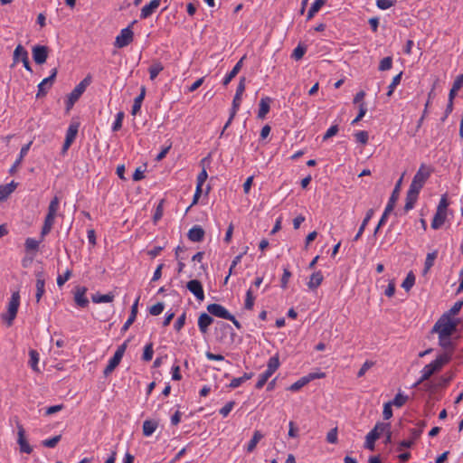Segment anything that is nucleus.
Masks as SVG:
<instances>
[{"label":"nucleus","mask_w":463,"mask_h":463,"mask_svg":"<svg viewBox=\"0 0 463 463\" xmlns=\"http://www.w3.org/2000/svg\"><path fill=\"white\" fill-rule=\"evenodd\" d=\"M451 360V355L449 354H439L434 361L425 365L421 371V376L417 383L413 384L414 387L418 386L424 381L428 380L432 374L441 370V368Z\"/></svg>","instance_id":"obj_1"},{"label":"nucleus","mask_w":463,"mask_h":463,"mask_svg":"<svg viewBox=\"0 0 463 463\" xmlns=\"http://www.w3.org/2000/svg\"><path fill=\"white\" fill-rule=\"evenodd\" d=\"M432 172V169L428 167L426 165L422 164L415 175L412 178V181L411 183L409 190L412 191L413 193H419L420 192L421 188L423 187L424 184L428 180V178L430 176V174Z\"/></svg>","instance_id":"obj_2"},{"label":"nucleus","mask_w":463,"mask_h":463,"mask_svg":"<svg viewBox=\"0 0 463 463\" xmlns=\"http://www.w3.org/2000/svg\"><path fill=\"white\" fill-rule=\"evenodd\" d=\"M20 306V294L19 291L13 292L7 306V312L1 315L2 320L11 326L16 317L18 308Z\"/></svg>","instance_id":"obj_3"},{"label":"nucleus","mask_w":463,"mask_h":463,"mask_svg":"<svg viewBox=\"0 0 463 463\" xmlns=\"http://www.w3.org/2000/svg\"><path fill=\"white\" fill-rule=\"evenodd\" d=\"M449 206V201L447 195H442L439 203L437 208V212L431 222V228L434 230L439 229L445 222L447 218V209Z\"/></svg>","instance_id":"obj_4"},{"label":"nucleus","mask_w":463,"mask_h":463,"mask_svg":"<svg viewBox=\"0 0 463 463\" xmlns=\"http://www.w3.org/2000/svg\"><path fill=\"white\" fill-rule=\"evenodd\" d=\"M441 320L442 318L434 325L432 332H437L442 336H451L453 333L458 331L456 321H452L449 317H447V321L442 323Z\"/></svg>","instance_id":"obj_5"},{"label":"nucleus","mask_w":463,"mask_h":463,"mask_svg":"<svg viewBox=\"0 0 463 463\" xmlns=\"http://www.w3.org/2000/svg\"><path fill=\"white\" fill-rule=\"evenodd\" d=\"M79 131V123L72 122L70 124L67 131H66V137L63 143V146L61 147V154L65 155L71 146V144L74 142Z\"/></svg>","instance_id":"obj_6"},{"label":"nucleus","mask_w":463,"mask_h":463,"mask_svg":"<svg viewBox=\"0 0 463 463\" xmlns=\"http://www.w3.org/2000/svg\"><path fill=\"white\" fill-rule=\"evenodd\" d=\"M134 38V33L131 30V25L122 29L120 33L116 37L115 46L117 48H123L130 44Z\"/></svg>","instance_id":"obj_7"},{"label":"nucleus","mask_w":463,"mask_h":463,"mask_svg":"<svg viewBox=\"0 0 463 463\" xmlns=\"http://www.w3.org/2000/svg\"><path fill=\"white\" fill-rule=\"evenodd\" d=\"M58 73L57 68H54L51 71V75L45 79H43L38 85V92L36 94V98L43 97L47 94L48 90L52 87L53 84L56 76Z\"/></svg>","instance_id":"obj_8"},{"label":"nucleus","mask_w":463,"mask_h":463,"mask_svg":"<svg viewBox=\"0 0 463 463\" xmlns=\"http://www.w3.org/2000/svg\"><path fill=\"white\" fill-rule=\"evenodd\" d=\"M417 425L419 426V429H411V434L412 439L411 440H402L399 444L398 450H401L403 448H406V449L411 448L413 446L415 440H417L420 437V435L423 431V429L426 426V421L420 420L417 423Z\"/></svg>","instance_id":"obj_9"},{"label":"nucleus","mask_w":463,"mask_h":463,"mask_svg":"<svg viewBox=\"0 0 463 463\" xmlns=\"http://www.w3.org/2000/svg\"><path fill=\"white\" fill-rule=\"evenodd\" d=\"M16 426H17V430H18L17 442L20 447V451L23 453L30 454L33 451V448L28 443V441L25 438V430L18 420H16Z\"/></svg>","instance_id":"obj_10"},{"label":"nucleus","mask_w":463,"mask_h":463,"mask_svg":"<svg viewBox=\"0 0 463 463\" xmlns=\"http://www.w3.org/2000/svg\"><path fill=\"white\" fill-rule=\"evenodd\" d=\"M33 58L36 64H43L49 54V48L45 45H35L33 50Z\"/></svg>","instance_id":"obj_11"},{"label":"nucleus","mask_w":463,"mask_h":463,"mask_svg":"<svg viewBox=\"0 0 463 463\" xmlns=\"http://www.w3.org/2000/svg\"><path fill=\"white\" fill-rule=\"evenodd\" d=\"M207 311L212 316L219 318H231V313L222 305L213 303L207 306Z\"/></svg>","instance_id":"obj_12"},{"label":"nucleus","mask_w":463,"mask_h":463,"mask_svg":"<svg viewBox=\"0 0 463 463\" xmlns=\"http://www.w3.org/2000/svg\"><path fill=\"white\" fill-rule=\"evenodd\" d=\"M186 288L199 301H203L204 299L203 285L198 279H191L188 281Z\"/></svg>","instance_id":"obj_13"},{"label":"nucleus","mask_w":463,"mask_h":463,"mask_svg":"<svg viewBox=\"0 0 463 463\" xmlns=\"http://www.w3.org/2000/svg\"><path fill=\"white\" fill-rule=\"evenodd\" d=\"M91 82V76L87 75L69 94L72 99L78 100Z\"/></svg>","instance_id":"obj_14"},{"label":"nucleus","mask_w":463,"mask_h":463,"mask_svg":"<svg viewBox=\"0 0 463 463\" xmlns=\"http://www.w3.org/2000/svg\"><path fill=\"white\" fill-rule=\"evenodd\" d=\"M213 323L211 314L202 313L198 317V327L202 334H206L209 326Z\"/></svg>","instance_id":"obj_15"},{"label":"nucleus","mask_w":463,"mask_h":463,"mask_svg":"<svg viewBox=\"0 0 463 463\" xmlns=\"http://www.w3.org/2000/svg\"><path fill=\"white\" fill-rule=\"evenodd\" d=\"M87 288L85 287H77L74 294V301L80 307H86L89 305V299L86 297Z\"/></svg>","instance_id":"obj_16"},{"label":"nucleus","mask_w":463,"mask_h":463,"mask_svg":"<svg viewBox=\"0 0 463 463\" xmlns=\"http://www.w3.org/2000/svg\"><path fill=\"white\" fill-rule=\"evenodd\" d=\"M161 0H152L141 8L140 18L146 19L159 7Z\"/></svg>","instance_id":"obj_17"},{"label":"nucleus","mask_w":463,"mask_h":463,"mask_svg":"<svg viewBox=\"0 0 463 463\" xmlns=\"http://www.w3.org/2000/svg\"><path fill=\"white\" fill-rule=\"evenodd\" d=\"M204 234V230L201 226L194 225L189 230L187 237L191 241L200 242L203 240Z\"/></svg>","instance_id":"obj_18"},{"label":"nucleus","mask_w":463,"mask_h":463,"mask_svg":"<svg viewBox=\"0 0 463 463\" xmlns=\"http://www.w3.org/2000/svg\"><path fill=\"white\" fill-rule=\"evenodd\" d=\"M402 182V177H401L398 180V182L396 183V184L394 186V189H393V191L390 196L389 202L386 205L388 212H392V210L394 209L395 203H396L397 200L399 199Z\"/></svg>","instance_id":"obj_19"},{"label":"nucleus","mask_w":463,"mask_h":463,"mask_svg":"<svg viewBox=\"0 0 463 463\" xmlns=\"http://www.w3.org/2000/svg\"><path fill=\"white\" fill-rule=\"evenodd\" d=\"M55 217H56V214H53L52 213H47L42 231H41L42 239H43L44 236L47 235L51 232V230L54 224Z\"/></svg>","instance_id":"obj_20"},{"label":"nucleus","mask_w":463,"mask_h":463,"mask_svg":"<svg viewBox=\"0 0 463 463\" xmlns=\"http://www.w3.org/2000/svg\"><path fill=\"white\" fill-rule=\"evenodd\" d=\"M138 301H139V297L136 299V301L132 305L130 315H129L128 320L123 325V326L121 328V332H123V333L126 332L129 328V326L135 322L137 315Z\"/></svg>","instance_id":"obj_21"},{"label":"nucleus","mask_w":463,"mask_h":463,"mask_svg":"<svg viewBox=\"0 0 463 463\" xmlns=\"http://www.w3.org/2000/svg\"><path fill=\"white\" fill-rule=\"evenodd\" d=\"M17 185L18 184L14 181H12L7 184L0 185V202L6 200L9 195L15 190Z\"/></svg>","instance_id":"obj_22"},{"label":"nucleus","mask_w":463,"mask_h":463,"mask_svg":"<svg viewBox=\"0 0 463 463\" xmlns=\"http://www.w3.org/2000/svg\"><path fill=\"white\" fill-rule=\"evenodd\" d=\"M245 59V56L241 58V60L234 65L232 70L225 76V78L222 80V84L224 86H227L233 78L236 77V75L239 73L242 67L243 60Z\"/></svg>","instance_id":"obj_23"},{"label":"nucleus","mask_w":463,"mask_h":463,"mask_svg":"<svg viewBox=\"0 0 463 463\" xmlns=\"http://www.w3.org/2000/svg\"><path fill=\"white\" fill-rule=\"evenodd\" d=\"M158 427V421L156 420H146L143 422V435L146 437L151 436Z\"/></svg>","instance_id":"obj_24"},{"label":"nucleus","mask_w":463,"mask_h":463,"mask_svg":"<svg viewBox=\"0 0 463 463\" xmlns=\"http://www.w3.org/2000/svg\"><path fill=\"white\" fill-rule=\"evenodd\" d=\"M271 99L269 97L262 98L260 101L258 118H264L270 109Z\"/></svg>","instance_id":"obj_25"},{"label":"nucleus","mask_w":463,"mask_h":463,"mask_svg":"<svg viewBox=\"0 0 463 463\" xmlns=\"http://www.w3.org/2000/svg\"><path fill=\"white\" fill-rule=\"evenodd\" d=\"M373 215V209H369L367 212H366V214H365V217L364 218L359 229H358V232L357 233L355 234V236L354 237V241H357L361 236L363 235L369 221L372 219Z\"/></svg>","instance_id":"obj_26"},{"label":"nucleus","mask_w":463,"mask_h":463,"mask_svg":"<svg viewBox=\"0 0 463 463\" xmlns=\"http://www.w3.org/2000/svg\"><path fill=\"white\" fill-rule=\"evenodd\" d=\"M323 279H324V276L320 270L314 272L310 276V279L307 282L308 288L311 290L317 288L323 282Z\"/></svg>","instance_id":"obj_27"},{"label":"nucleus","mask_w":463,"mask_h":463,"mask_svg":"<svg viewBox=\"0 0 463 463\" xmlns=\"http://www.w3.org/2000/svg\"><path fill=\"white\" fill-rule=\"evenodd\" d=\"M31 145H32V142H29L28 144H26V145L22 146V148L20 150L19 157L16 159L14 164L9 169V173L10 174H14L15 173L17 166L21 164V162L23 161L24 157L27 155V153H28V151L30 149Z\"/></svg>","instance_id":"obj_28"},{"label":"nucleus","mask_w":463,"mask_h":463,"mask_svg":"<svg viewBox=\"0 0 463 463\" xmlns=\"http://www.w3.org/2000/svg\"><path fill=\"white\" fill-rule=\"evenodd\" d=\"M145 96H146V87L142 86L140 89L139 95L137 97H136V99L134 100V104L132 106V110H131L132 115H137L139 112V110L141 109L142 102L145 99Z\"/></svg>","instance_id":"obj_29"},{"label":"nucleus","mask_w":463,"mask_h":463,"mask_svg":"<svg viewBox=\"0 0 463 463\" xmlns=\"http://www.w3.org/2000/svg\"><path fill=\"white\" fill-rule=\"evenodd\" d=\"M451 336H442V335H439V345L444 348L445 350H448L449 351V354H450L452 356V353L455 349V345L454 343L451 341Z\"/></svg>","instance_id":"obj_30"},{"label":"nucleus","mask_w":463,"mask_h":463,"mask_svg":"<svg viewBox=\"0 0 463 463\" xmlns=\"http://www.w3.org/2000/svg\"><path fill=\"white\" fill-rule=\"evenodd\" d=\"M380 438V433L371 430L365 437L364 448L369 450L374 449L375 441Z\"/></svg>","instance_id":"obj_31"},{"label":"nucleus","mask_w":463,"mask_h":463,"mask_svg":"<svg viewBox=\"0 0 463 463\" xmlns=\"http://www.w3.org/2000/svg\"><path fill=\"white\" fill-rule=\"evenodd\" d=\"M263 434L260 430H255L253 433L252 438L249 441L246 450L248 453H251L256 449L257 444L260 442V440L263 438Z\"/></svg>","instance_id":"obj_32"},{"label":"nucleus","mask_w":463,"mask_h":463,"mask_svg":"<svg viewBox=\"0 0 463 463\" xmlns=\"http://www.w3.org/2000/svg\"><path fill=\"white\" fill-rule=\"evenodd\" d=\"M419 196V193L412 192L411 190H408L406 194V203L404 205V211L408 212L411 210L414 207L415 203L417 202Z\"/></svg>","instance_id":"obj_33"},{"label":"nucleus","mask_w":463,"mask_h":463,"mask_svg":"<svg viewBox=\"0 0 463 463\" xmlns=\"http://www.w3.org/2000/svg\"><path fill=\"white\" fill-rule=\"evenodd\" d=\"M120 361H121V358H119L118 356V354H114L109 359L108 365L105 367V369L103 371V374L105 376H109L116 369V367L119 364Z\"/></svg>","instance_id":"obj_34"},{"label":"nucleus","mask_w":463,"mask_h":463,"mask_svg":"<svg viewBox=\"0 0 463 463\" xmlns=\"http://www.w3.org/2000/svg\"><path fill=\"white\" fill-rule=\"evenodd\" d=\"M209 157H210V156H206V157L203 158V159L201 160V162H200V164H201V165H202V166H203V169H202V171L199 173V175H198V176H197V184H196V186H197V187H201V188H202V187H203V184H204V182L206 181V179H207V177H208V174H207V172H206V169H205V165H204V164H205V162H206L207 160H209Z\"/></svg>","instance_id":"obj_35"},{"label":"nucleus","mask_w":463,"mask_h":463,"mask_svg":"<svg viewBox=\"0 0 463 463\" xmlns=\"http://www.w3.org/2000/svg\"><path fill=\"white\" fill-rule=\"evenodd\" d=\"M326 1L327 0H316L307 12V20H311L320 8L326 5Z\"/></svg>","instance_id":"obj_36"},{"label":"nucleus","mask_w":463,"mask_h":463,"mask_svg":"<svg viewBox=\"0 0 463 463\" xmlns=\"http://www.w3.org/2000/svg\"><path fill=\"white\" fill-rule=\"evenodd\" d=\"M438 257V251L434 250L432 252H430L426 256L425 263H424V269H423V274H427L429 270L433 267L434 261Z\"/></svg>","instance_id":"obj_37"},{"label":"nucleus","mask_w":463,"mask_h":463,"mask_svg":"<svg viewBox=\"0 0 463 463\" xmlns=\"http://www.w3.org/2000/svg\"><path fill=\"white\" fill-rule=\"evenodd\" d=\"M44 286H45V281L44 279L42 278V275L41 274H37V279H36V294H35V298H36V301L39 302L40 299L42 298L43 295L44 294L45 290H44Z\"/></svg>","instance_id":"obj_38"},{"label":"nucleus","mask_w":463,"mask_h":463,"mask_svg":"<svg viewBox=\"0 0 463 463\" xmlns=\"http://www.w3.org/2000/svg\"><path fill=\"white\" fill-rule=\"evenodd\" d=\"M114 297L115 296L113 293H108L105 295L96 293L91 296V299L94 303H107V302H112L114 299Z\"/></svg>","instance_id":"obj_39"},{"label":"nucleus","mask_w":463,"mask_h":463,"mask_svg":"<svg viewBox=\"0 0 463 463\" xmlns=\"http://www.w3.org/2000/svg\"><path fill=\"white\" fill-rule=\"evenodd\" d=\"M252 376H253V373H245L241 377L233 378L231 381L229 387L235 389V388L239 387L241 384H242L244 382H246L247 380L251 379Z\"/></svg>","instance_id":"obj_40"},{"label":"nucleus","mask_w":463,"mask_h":463,"mask_svg":"<svg viewBox=\"0 0 463 463\" xmlns=\"http://www.w3.org/2000/svg\"><path fill=\"white\" fill-rule=\"evenodd\" d=\"M25 52H27V51L21 44H18L16 46V48L14 49V56H13L14 63L12 64V67H14L20 61H22L23 57L25 56Z\"/></svg>","instance_id":"obj_41"},{"label":"nucleus","mask_w":463,"mask_h":463,"mask_svg":"<svg viewBox=\"0 0 463 463\" xmlns=\"http://www.w3.org/2000/svg\"><path fill=\"white\" fill-rule=\"evenodd\" d=\"M163 70L164 67L161 62H154L148 69L150 80H154Z\"/></svg>","instance_id":"obj_42"},{"label":"nucleus","mask_w":463,"mask_h":463,"mask_svg":"<svg viewBox=\"0 0 463 463\" xmlns=\"http://www.w3.org/2000/svg\"><path fill=\"white\" fill-rule=\"evenodd\" d=\"M279 367V359L278 355L272 356L269 359L266 372L273 374Z\"/></svg>","instance_id":"obj_43"},{"label":"nucleus","mask_w":463,"mask_h":463,"mask_svg":"<svg viewBox=\"0 0 463 463\" xmlns=\"http://www.w3.org/2000/svg\"><path fill=\"white\" fill-rule=\"evenodd\" d=\"M306 52L307 46L305 44L298 43V46L293 50L291 58L295 59L296 61H299L303 58Z\"/></svg>","instance_id":"obj_44"},{"label":"nucleus","mask_w":463,"mask_h":463,"mask_svg":"<svg viewBox=\"0 0 463 463\" xmlns=\"http://www.w3.org/2000/svg\"><path fill=\"white\" fill-rule=\"evenodd\" d=\"M29 356H30V360H29V364L32 367V369L35 372H39V368L37 367V364H38V362H39V354L36 350H30L29 351Z\"/></svg>","instance_id":"obj_45"},{"label":"nucleus","mask_w":463,"mask_h":463,"mask_svg":"<svg viewBox=\"0 0 463 463\" xmlns=\"http://www.w3.org/2000/svg\"><path fill=\"white\" fill-rule=\"evenodd\" d=\"M415 283V276L412 271H410L405 279L403 280L402 287L405 289V291H410Z\"/></svg>","instance_id":"obj_46"},{"label":"nucleus","mask_w":463,"mask_h":463,"mask_svg":"<svg viewBox=\"0 0 463 463\" xmlns=\"http://www.w3.org/2000/svg\"><path fill=\"white\" fill-rule=\"evenodd\" d=\"M40 242L41 241H36L35 239L33 238H27L24 243L25 250L27 252L37 251L39 249Z\"/></svg>","instance_id":"obj_47"},{"label":"nucleus","mask_w":463,"mask_h":463,"mask_svg":"<svg viewBox=\"0 0 463 463\" xmlns=\"http://www.w3.org/2000/svg\"><path fill=\"white\" fill-rule=\"evenodd\" d=\"M408 400V396L407 395H403L402 393L401 392H398L394 399L392 401H390L389 402L393 405V406H396L398 408L403 406L406 402Z\"/></svg>","instance_id":"obj_48"},{"label":"nucleus","mask_w":463,"mask_h":463,"mask_svg":"<svg viewBox=\"0 0 463 463\" xmlns=\"http://www.w3.org/2000/svg\"><path fill=\"white\" fill-rule=\"evenodd\" d=\"M255 297L253 296V291L250 288H249L246 292V298L244 302V307L248 310H251L254 306Z\"/></svg>","instance_id":"obj_49"},{"label":"nucleus","mask_w":463,"mask_h":463,"mask_svg":"<svg viewBox=\"0 0 463 463\" xmlns=\"http://www.w3.org/2000/svg\"><path fill=\"white\" fill-rule=\"evenodd\" d=\"M402 76V71L398 73L396 76L393 77L391 84L388 87L387 96L391 97L395 90V88L400 84Z\"/></svg>","instance_id":"obj_50"},{"label":"nucleus","mask_w":463,"mask_h":463,"mask_svg":"<svg viewBox=\"0 0 463 463\" xmlns=\"http://www.w3.org/2000/svg\"><path fill=\"white\" fill-rule=\"evenodd\" d=\"M308 383V379L306 378V376L301 377L299 380L295 382L293 384H291L289 387H288V391L291 392H297L300 390L302 387L307 385Z\"/></svg>","instance_id":"obj_51"},{"label":"nucleus","mask_w":463,"mask_h":463,"mask_svg":"<svg viewBox=\"0 0 463 463\" xmlns=\"http://www.w3.org/2000/svg\"><path fill=\"white\" fill-rule=\"evenodd\" d=\"M392 57L387 56L383 58L379 64V71H384L392 69Z\"/></svg>","instance_id":"obj_52"},{"label":"nucleus","mask_w":463,"mask_h":463,"mask_svg":"<svg viewBox=\"0 0 463 463\" xmlns=\"http://www.w3.org/2000/svg\"><path fill=\"white\" fill-rule=\"evenodd\" d=\"M153 354H154L153 344L149 343L144 348L142 359L146 362H148V361L152 360Z\"/></svg>","instance_id":"obj_53"},{"label":"nucleus","mask_w":463,"mask_h":463,"mask_svg":"<svg viewBox=\"0 0 463 463\" xmlns=\"http://www.w3.org/2000/svg\"><path fill=\"white\" fill-rule=\"evenodd\" d=\"M355 140L358 143H361L363 145H366L369 139L368 132L365 130L358 131L354 134Z\"/></svg>","instance_id":"obj_54"},{"label":"nucleus","mask_w":463,"mask_h":463,"mask_svg":"<svg viewBox=\"0 0 463 463\" xmlns=\"http://www.w3.org/2000/svg\"><path fill=\"white\" fill-rule=\"evenodd\" d=\"M272 374H270L268 372H264L263 373H261L260 376H259V380L255 385L256 389H261L265 384L266 383L268 382L269 378L271 377Z\"/></svg>","instance_id":"obj_55"},{"label":"nucleus","mask_w":463,"mask_h":463,"mask_svg":"<svg viewBox=\"0 0 463 463\" xmlns=\"http://www.w3.org/2000/svg\"><path fill=\"white\" fill-rule=\"evenodd\" d=\"M241 96L235 94V96L233 98V100H232V109H231V111H230V112H232V118L235 117V115H236V113L239 110V108L241 106Z\"/></svg>","instance_id":"obj_56"},{"label":"nucleus","mask_w":463,"mask_h":463,"mask_svg":"<svg viewBox=\"0 0 463 463\" xmlns=\"http://www.w3.org/2000/svg\"><path fill=\"white\" fill-rule=\"evenodd\" d=\"M124 118V113L122 111L118 112L116 116V119L112 125V131H118L122 128V121Z\"/></svg>","instance_id":"obj_57"},{"label":"nucleus","mask_w":463,"mask_h":463,"mask_svg":"<svg viewBox=\"0 0 463 463\" xmlns=\"http://www.w3.org/2000/svg\"><path fill=\"white\" fill-rule=\"evenodd\" d=\"M61 436L56 435L51 439H45L43 441V445L46 448H54L58 442L61 440Z\"/></svg>","instance_id":"obj_58"},{"label":"nucleus","mask_w":463,"mask_h":463,"mask_svg":"<svg viewBox=\"0 0 463 463\" xmlns=\"http://www.w3.org/2000/svg\"><path fill=\"white\" fill-rule=\"evenodd\" d=\"M165 306L162 302H157L149 308V313L152 316H158L164 311Z\"/></svg>","instance_id":"obj_59"},{"label":"nucleus","mask_w":463,"mask_h":463,"mask_svg":"<svg viewBox=\"0 0 463 463\" xmlns=\"http://www.w3.org/2000/svg\"><path fill=\"white\" fill-rule=\"evenodd\" d=\"M235 405V402L234 401H231V402H228L222 409H220V414L225 418L229 415V413L231 412V411L233 409Z\"/></svg>","instance_id":"obj_60"},{"label":"nucleus","mask_w":463,"mask_h":463,"mask_svg":"<svg viewBox=\"0 0 463 463\" xmlns=\"http://www.w3.org/2000/svg\"><path fill=\"white\" fill-rule=\"evenodd\" d=\"M374 365V362L373 361H370V360H367L364 363V364L362 365V367L360 368V370L358 371L357 373V377H363L365 373L370 369L372 368L373 366Z\"/></svg>","instance_id":"obj_61"},{"label":"nucleus","mask_w":463,"mask_h":463,"mask_svg":"<svg viewBox=\"0 0 463 463\" xmlns=\"http://www.w3.org/2000/svg\"><path fill=\"white\" fill-rule=\"evenodd\" d=\"M395 1L393 0H376V5L378 8L382 10H386L392 6H393Z\"/></svg>","instance_id":"obj_62"},{"label":"nucleus","mask_w":463,"mask_h":463,"mask_svg":"<svg viewBox=\"0 0 463 463\" xmlns=\"http://www.w3.org/2000/svg\"><path fill=\"white\" fill-rule=\"evenodd\" d=\"M59 198L57 196H54L52 201L50 202L49 207H48V213H52L53 214H57V211L59 209Z\"/></svg>","instance_id":"obj_63"},{"label":"nucleus","mask_w":463,"mask_h":463,"mask_svg":"<svg viewBox=\"0 0 463 463\" xmlns=\"http://www.w3.org/2000/svg\"><path fill=\"white\" fill-rule=\"evenodd\" d=\"M71 271L67 269L63 275H59L57 278V285L59 287L63 286L71 278Z\"/></svg>","instance_id":"obj_64"}]
</instances>
